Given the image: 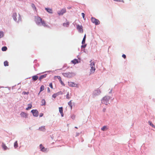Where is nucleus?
I'll return each mask as SVG.
<instances>
[{
  "mask_svg": "<svg viewBox=\"0 0 155 155\" xmlns=\"http://www.w3.org/2000/svg\"><path fill=\"white\" fill-rule=\"evenodd\" d=\"M12 17L14 20L17 22L21 20V17L19 14L17 15L16 13H13Z\"/></svg>",
  "mask_w": 155,
  "mask_h": 155,
  "instance_id": "obj_1",
  "label": "nucleus"
},
{
  "mask_svg": "<svg viewBox=\"0 0 155 155\" xmlns=\"http://www.w3.org/2000/svg\"><path fill=\"white\" fill-rule=\"evenodd\" d=\"M110 98V96H105L102 100V103L107 105L108 104H109V101Z\"/></svg>",
  "mask_w": 155,
  "mask_h": 155,
  "instance_id": "obj_2",
  "label": "nucleus"
},
{
  "mask_svg": "<svg viewBox=\"0 0 155 155\" xmlns=\"http://www.w3.org/2000/svg\"><path fill=\"white\" fill-rule=\"evenodd\" d=\"M65 77L70 78L74 75V74L72 72L65 73L62 74Z\"/></svg>",
  "mask_w": 155,
  "mask_h": 155,
  "instance_id": "obj_3",
  "label": "nucleus"
},
{
  "mask_svg": "<svg viewBox=\"0 0 155 155\" xmlns=\"http://www.w3.org/2000/svg\"><path fill=\"white\" fill-rule=\"evenodd\" d=\"M90 67L91 68V69H90L91 73H94L95 70L94 63V62L91 63L90 64Z\"/></svg>",
  "mask_w": 155,
  "mask_h": 155,
  "instance_id": "obj_4",
  "label": "nucleus"
},
{
  "mask_svg": "<svg viewBox=\"0 0 155 155\" xmlns=\"http://www.w3.org/2000/svg\"><path fill=\"white\" fill-rule=\"evenodd\" d=\"M42 21V19L40 17H36L35 19V21L37 25H41V23Z\"/></svg>",
  "mask_w": 155,
  "mask_h": 155,
  "instance_id": "obj_5",
  "label": "nucleus"
},
{
  "mask_svg": "<svg viewBox=\"0 0 155 155\" xmlns=\"http://www.w3.org/2000/svg\"><path fill=\"white\" fill-rule=\"evenodd\" d=\"M91 21L92 22L95 24V25H97L100 24V21L98 20L94 17H92L91 18Z\"/></svg>",
  "mask_w": 155,
  "mask_h": 155,
  "instance_id": "obj_6",
  "label": "nucleus"
},
{
  "mask_svg": "<svg viewBox=\"0 0 155 155\" xmlns=\"http://www.w3.org/2000/svg\"><path fill=\"white\" fill-rule=\"evenodd\" d=\"M68 84L69 86L71 87H78L79 85L78 84L72 82H68Z\"/></svg>",
  "mask_w": 155,
  "mask_h": 155,
  "instance_id": "obj_7",
  "label": "nucleus"
},
{
  "mask_svg": "<svg viewBox=\"0 0 155 155\" xmlns=\"http://www.w3.org/2000/svg\"><path fill=\"white\" fill-rule=\"evenodd\" d=\"M33 115L34 117H37L38 115V112L37 110H31Z\"/></svg>",
  "mask_w": 155,
  "mask_h": 155,
  "instance_id": "obj_8",
  "label": "nucleus"
},
{
  "mask_svg": "<svg viewBox=\"0 0 155 155\" xmlns=\"http://www.w3.org/2000/svg\"><path fill=\"white\" fill-rule=\"evenodd\" d=\"M66 12V10L65 8L62 9L61 11L58 12V13L59 15H63V14L65 13Z\"/></svg>",
  "mask_w": 155,
  "mask_h": 155,
  "instance_id": "obj_9",
  "label": "nucleus"
},
{
  "mask_svg": "<svg viewBox=\"0 0 155 155\" xmlns=\"http://www.w3.org/2000/svg\"><path fill=\"white\" fill-rule=\"evenodd\" d=\"M77 28L80 32H83V27L82 25H77Z\"/></svg>",
  "mask_w": 155,
  "mask_h": 155,
  "instance_id": "obj_10",
  "label": "nucleus"
},
{
  "mask_svg": "<svg viewBox=\"0 0 155 155\" xmlns=\"http://www.w3.org/2000/svg\"><path fill=\"white\" fill-rule=\"evenodd\" d=\"M39 147L41 151L44 152H45L47 151V149L45 148L42 144H40Z\"/></svg>",
  "mask_w": 155,
  "mask_h": 155,
  "instance_id": "obj_11",
  "label": "nucleus"
},
{
  "mask_svg": "<svg viewBox=\"0 0 155 155\" xmlns=\"http://www.w3.org/2000/svg\"><path fill=\"white\" fill-rule=\"evenodd\" d=\"M41 24L44 27H46L48 28H49V25L47 24L45 21L44 20H43Z\"/></svg>",
  "mask_w": 155,
  "mask_h": 155,
  "instance_id": "obj_12",
  "label": "nucleus"
},
{
  "mask_svg": "<svg viewBox=\"0 0 155 155\" xmlns=\"http://www.w3.org/2000/svg\"><path fill=\"white\" fill-rule=\"evenodd\" d=\"M20 115L21 117H23L27 118L28 117V114L24 112H21Z\"/></svg>",
  "mask_w": 155,
  "mask_h": 155,
  "instance_id": "obj_13",
  "label": "nucleus"
},
{
  "mask_svg": "<svg viewBox=\"0 0 155 155\" xmlns=\"http://www.w3.org/2000/svg\"><path fill=\"white\" fill-rule=\"evenodd\" d=\"M55 77L57 78L59 80L60 82L61 83V84L62 85H64V84L62 81L61 78L60 76H55Z\"/></svg>",
  "mask_w": 155,
  "mask_h": 155,
  "instance_id": "obj_14",
  "label": "nucleus"
},
{
  "mask_svg": "<svg viewBox=\"0 0 155 155\" xmlns=\"http://www.w3.org/2000/svg\"><path fill=\"white\" fill-rule=\"evenodd\" d=\"M59 111L60 113L61 116L62 117H63L64 115L63 111V107H60L59 108Z\"/></svg>",
  "mask_w": 155,
  "mask_h": 155,
  "instance_id": "obj_15",
  "label": "nucleus"
},
{
  "mask_svg": "<svg viewBox=\"0 0 155 155\" xmlns=\"http://www.w3.org/2000/svg\"><path fill=\"white\" fill-rule=\"evenodd\" d=\"M45 9L46 10L47 12H48L49 13L51 14L52 13V10L51 9L48 8H45Z\"/></svg>",
  "mask_w": 155,
  "mask_h": 155,
  "instance_id": "obj_16",
  "label": "nucleus"
},
{
  "mask_svg": "<svg viewBox=\"0 0 155 155\" xmlns=\"http://www.w3.org/2000/svg\"><path fill=\"white\" fill-rule=\"evenodd\" d=\"M2 147L4 150H6L8 149L7 147L4 143H2Z\"/></svg>",
  "mask_w": 155,
  "mask_h": 155,
  "instance_id": "obj_17",
  "label": "nucleus"
},
{
  "mask_svg": "<svg viewBox=\"0 0 155 155\" xmlns=\"http://www.w3.org/2000/svg\"><path fill=\"white\" fill-rule=\"evenodd\" d=\"M47 75V74H45L44 75H41L39 77V79L40 81H41V80L43 79V78L46 77Z\"/></svg>",
  "mask_w": 155,
  "mask_h": 155,
  "instance_id": "obj_18",
  "label": "nucleus"
},
{
  "mask_svg": "<svg viewBox=\"0 0 155 155\" xmlns=\"http://www.w3.org/2000/svg\"><path fill=\"white\" fill-rule=\"evenodd\" d=\"M38 78V77L37 75H35L32 77V79L34 81H36Z\"/></svg>",
  "mask_w": 155,
  "mask_h": 155,
  "instance_id": "obj_19",
  "label": "nucleus"
},
{
  "mask_svg": "<svg viewBox=\"0 0 155 155\" xmlns=\"http://www.w3.org/2000/svg\"><path fill=\"white\" fill-rule=\"evenodd\" d=\"M60 93H61V92H60L56 94H53L52 95V97L54 98H55V97H56L57 96L60 94Z\"/></svg>",
  "mask_w": 155,
  "mask_h": 155,
  "instance_id": "obj_20",
  "label": "nucleus"
},
{
  "mask_svg": "<svg viewBox=\"0 0 155 155\" xmlns=\"http://www.w3.org/2000/svg\"><path fill=\"white\" fill-rule=\"evenodd\" d=\"M39 130H40L45 131V126H42L40 127Z\"/></svg>",
  "mask_w": 155,
  "mask_h": 155,
  "instance_id": "obj_21",
  "label": "nucleus"
},
{
  "mask_svg": "<svg viewBox=\"0 0 155 155\" xmlns=\"http://www.w3.org/2000/svg\"><path fill=\"white\" fill-rule=\"evenodd\" d=\"M28 107L26 108V110H28L30 109H31L32 107V105L31 104H28Z\"/></svg>",
  "mask_w": 155,
  "mask_h": 155,
  "instance_id": "obj_22",
  "label": "nucleus"
},
{
  "mask_svg": "<svg viewBox=\"0 0 155 155\" xmlns=\"http://www.w3.org/2000/svg\"><path fill=\"white\" fill-rule=\"evenodd\" d=\"M71 62L74 64H76L78 62V60L76 59H74L73 60H72Z\"/></svg>",
  "mask_w": 155,
  "mask_h": 155,
  "instance_id": "obj_23",
  "label": "nucleus"
},
{
  "mask_svg": "<svg viewBox=\"0 0 155 155\" xmlns=\"http://www.w3.org/2000/svg\"><path fill=\"white\" fill-rule=\"evenodd\" d=\"M86 38V35H85L84 36V37L83 38L82 42V44H84L85 43Z\"/></svg>",
  "mask_w": 155,
  "mask_h": 155,
  "instance_id": "obj_24",
  "label": "nucleus"
},
{
  "mask_svg": "<svg viewBox=\"0 0 155 155\" xmlns=\"http://www.w3.org/2000/svg\"><path fill=\"white\" fill-rule=\"evenodd\" d=\"M4 65L5 66H8V62L7 61H4Z\"/></svg>",
  "mask_w": 155,
  "mask_h": 155,
  "instance_id": "obj_25",
  "label": "nucleus"
},
{
  "mask_svg": "<svg viewBox=\"0 0 155 155\" xmlns=\"http://www.w3.org/2000/svg\"><path fill=\"white\" fill-rule=\"evenodd\" d=\"M7 48L6 46L3 47L2 48V50L3 51H5L7 50Z\"/></svg>",
  "mask_w": 155,
  "mask_h": 155,
  "instance_id": "obj_26",
  "label": "nucleus"
},
{
  "mask_svg": "<svg viewBox=\"0 0 155 155\" xmlns=\"http://www.w3.org/2000/svg\"><path fill=\"white\" fill-rule=\"evenodd\" d=\"M148 123L151 126L155 128V126L152 124V122L150 121H149Z\"/></svg>",
  "mask_w": 155,
  "mask_h": 155,
  "instance_id": "obj_27",
  "label": "nucleus"
},
{
  "mask_svg": "<svg viewBox=\"0 0 155 155\" xmlns=\"http://www.w3.org/2000/svg\"><path fill=\"white\" fill-rule=\"evenodd\" d=\"M41 103H42L41 105H45L46 104V102H45V100L44 99L42 100L41 101Z\"/></svg>",
  "mask_w": 155,
  "mask_h": 155,
  "instance_id": "obj_28",
  "label": "nucleus"
},
{
  "mask_svg": "<svg viewBox=\"0 0 155 155\" xmlns=\"http://www.w3.org/2000/svg\"><path fill=\"white\" fill-rule=\"evenodd\" d=\"M44 88H45V87L43 85H42L41 87H40V92H41V91H43V90H44Z\"/></svg>",
  "mask_w": 155,
  "mask_h": 155,
  "instance_id": "obj_29",
  "label": "nucleus"
},
{
  "mask_svg": "<svg viewBox=\"0 0 155 155\" xmlns=\"http://www.w3.org/2000/svg\"><path fill=\"white\" fill-rule=\"evenodd\" d=\"M68 105L71 107V109L72 107L71 101H69L68 102Z\"/></svg>",
  "mask_w": 155,
  "mask_h": 155,
  "instance_id": "obj_30",
  "label": "nucleus"
},
{
  "mask_svg": "<svg viewBox=\"0 0 155 155\" xmlns=\"http://www.w3.org/2000/svg\"><path fill=\"white\" fill-rule=\"evenodd\" d=\"M106 129H107V127L106 126H104L101 128V130L103 131L105 130Z\"/></svg>",
  "mask_w": 155,
  "mask_h": 155,
  "instance_id": "obj_31",
  "label": "nucleus"
},
{
  "mask_svg": "<svg viewBox=\"0 0 155 155\" xmlns=\"http://www.w3.org/2000/svg\"><path fill=\"white\" fill-rule=\"evenodd\" d=\"M14 147L15 148H16L18 147V143L17 141H15L14 144Z\"/></svg>",
  "mask_w": 155,
  "mask_h": 155,
  "instance_id": "obj_32",
  "label": "nucleus"
},
{
  "mask_svg": "<svg viewBox=\"0 0 155 155\" xmlns=\"http://www.w3.org/2000/svg\"><path fill=\"white\" fill-rule=\"evenodd\" d=\"M3 36V33L2 32L0 31V38H1Z\"/></svg>",
  "mask_w": 155,
  "mask_h": 155,
  "instance_id": "obj_33",
  "label": "nucleus"
},
{
  "mask_svg": "<svg viewBox=\"0 0 155 155\" xmlns=\"http://www.w3.org/2000/svg\"><path fill=\"white\" fill-rule=\"evenodd\" d=\"M22 94H24V95L25 94H29V92H26L25 91H23L22 92Z\"/></svg>",
  "mask_w": 155,
  "mask_h": 155,
  "instance_id": "obj_34",
  "label": "nucleus"
},
{
  "mask_svg": "<svg viewBox=\"0 0 155 155\" xmlns=\"http://www.w3.org/2000/svg\"><path fill=\"white\" fill-rule=\"evenodd\" d=\"M70 98L69 96V94L68 92V93L66 95V98L67 99H69Z\"/></svg>",
  "mask_w": 155,
  "mask_h": 155,
  "instance_id": "obj_35",
  "label": "nucleus"
},
{
  "mask_svg": "<svg viewBox=\"0 0 155 155\" xmlns=\"http://www.w3.org/2000/svg\"><path fill=\"white\" fill-rule=\"evenodd\" d=\"M49 86L51 88H53V86H52V83H50L49 84Z\"/></svg>",
  "mask_w": 155,
  "mask_h": 155,
  "instance_id": "obj_36",
  "label": "nucleus"
},
{
  "mask_svg": "<svg viewBox=\"0 0 155 155\" xmlns=\"http://www.w3.org/2000/svg\"><path fill=\"white\" fill-rule=\"evenodd\" d=\"M81 15H82V17H83V18H84V16H85V15H84V13H81Z\"/></svg>",
  "mask_w": 155,
  "mask_h": 155,
  "instance_id": "obj_37",
  "label": "nucleus"
},
{
  "mask_svg": "<svg viewBox=\"0 0 155 155\" xmlns=\"http://www.w3.org/2000/svg\"><path fill=\"white\" fill-rule=\"evenodd\" d=\"M79 135V133H77L76 134L75 137H77V136H78Z\"/></svg>",
  "mask_w": 155,
  "mask_h": 155,
  "instance_id": "obj_38",
  "label": "nucleus"
},
{
  "mask_svg": "<svg viewBox=\"0 0 155 155\" xmlns=\"http://www.w3.org/2000/svg\"><path fill=\"white\" fill-rule=\"evenodd\" d=\"M122 57L124 58V59H125L126 58V56L125 54H123L122 55Z\"/></svg>",
  "mask_w": 155,
  "mask_h": 155,
  "instance_id": "obj_39",
  "label": "nucleus"
},
{
  "mask_svg": "<svg viewBox=\"0 0 155 155\" xmlns=\"http://www.w3.org/2000/svg\"><path fill=\"white\" fill-rule=\"evenodd\" d=\"M31 6H32V7L33 8H35V9H36V7H35V5H34L33 4H32Z\"/></svg>",
  "mask_w": 155,
  "mask_h": 155,
  "instance_id": "obj_40",
  "label": "nucleus"
},
{
  "mask_svg": "<svg viewBox=\"0 0 155 155\" xmlns=\"http://www.w3.org/2000/svg\"><path fill=\"white\" fill-rule=\"evenodd\" d=\"M98 91L99 92V93H100L101 92V91L100 90H99L95 91L94 92V93H96V92H98Z\"/></svg>",
  "mask_w": 155,
  "mask_h": 155,
  "instance_id": "obj_41",
  "label": "nucleus"
},
{
  "mask_svg": "<svg viewBox=\"0 0 155 155\" xmlns=\"http://www.w3.org/2000/svg\"><path fill=\"white\" fill-rule=\"evenodd\" d=\"M86 45H82L81 46V47L82 48H85L86 47Z\"/></svg>",
  "mask_w": 155,
  "mask_h": 155,
  "instance_id": "obj_42",
  "label": "nucleus"
},
{
  "mask_svg": "<svg viewBox=\"0 0 155 155\" xmlns=\"http://www.w3.org/2000/svg\"><path fill=\"white\" fill-rule=\"evenodd\" d=\"M43 115V113H40L39 115V116L40 117H42Z\"/></svg>",
  "mask_w": 155,
  "mask_h": 155,
  "instance_id": "obj_43",
  "label": "nucleus"
},
{
  "mask_svg": "<svg viewBox=\"0 0 155 155\" xmlns=\"http://www.w3.org/2000/svg\"><path fill=\"white\" fill-rule=\"evenodd\" d=\"M114 0V1H116V2H120L121 1V0Z\"/></svg>",
  "mask_w": 155,
  "mask_h": 155,
  "instance_id": "obj_44",
  "label": "nucleus"
},
{
  "mask_svg": "<svg viewBox=\"0 0 155 155\" xmlns=\"http://www.w3.org/2000/svg\"><path fill=\"white\" fill-rule=\"evenodd\" d=\"M75 117V116L74 115H72L71 117L73 118V119H74V118Z\"/></svg>",
  "mask_w": 155,
  "mask_h": 155,
  "instance_id": "obj_45",
  "label": "nucleus"
},
{
  "mask_svg": "<svg viewBox=\"0 0 155 155\" xmlns=\"http://www.w3.org/2000/svg\"><path fill=\"white\" fill-rule=\"evenodd\" d=\"M71 7H68V9H71Z\"/></svg>",
  "mask_w": 155,
  "mask_h": 155,
  "instance_id": "obj_46",
  "label": "nucleus"
},
{
  "mask_svg": "<svg viewBox=\"0 0 155 155\" xmlns=\"http://www.w3.org/2000/svg\"><path fill=\"white\" fill-rule=\"evenodd\" d=\"M121 1L120 2H124V1L123 0H121Z\"/></svg>",
  "mask_w": 155,
  "mask_h": 155,
  "instance_id": "obj_47",
  "label": "nucleus"
},
{
  "mask_svg": "<svg viewBox=\"0 0 155 155\" xmlns=\"http://www.w3.org/2000/svg\"><path fill=\"white\" fill-rule=\"evenodd\" d=\"M75 128H76V129H78V127H75Z\"/></svg>",
  "mask_w": 155,
  "mask_h": 155,
  "instance_id": "obj_48",
  "label": "nucleus"
},
{
  "mask_svg": "<svg viewBox=\"0 0 155 155\" xmlns=\"http://www.w3.org/2000/svg\"><path fill=\"white\" fill-rule=\"evenodd\" d=\"M65 23H64V24H63V25H64V26H65Z\"/></svg>",
  "mask_w": 155,
  "mask_h": 155,
  "instance_id": "obj_49",
  "label": "nucleus"
},
{
  "mask_svg": "<svg viewBox=\"0 0 155 155\" xmlns=\"http://www.w3.org/2000/svg\"><path fill=\"white\" fill-rule=\"evenodd\" d=\"M67 25H69V23H67Z\"/></svg>",
  "mask_w": 155,
  "mask_h": 155,
  "instance_id": "obj_50",
  "label": "nucleus"
},
{
  "mask_svg": "<svg viewBox=\"0 0 155 155\" xmlns=\"http://www.w3.org/2000/svg\"><path fill=\"white\" fill-rule=\"evenodd\" d=\"M91 61H92V60H91V61H90V62L91 63Z\"/></svg>",
  "mask_w": 155,
  "mask_h": 155,
  "instance_id": "obj_51",
  "label": "nucleus"
},
{
  "mask_svg": "<svg viewBox=\"0 0 155 155\" xmlns=\"http://www.w3.org/2000/svg\"><path fill=\"white\" fill-rule=\"evenodd\" d=\"M40 92H39L38 93V95H39V94H40Z\"/></svg>",
  "mask_w": 155,
  "mask_h": 155,
  "instance_id": "obj_52",
  "label": "nucleus"
}]
</instances>
